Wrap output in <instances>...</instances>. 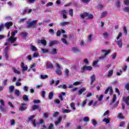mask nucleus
<instances>
[{
	"instance_id": "45",
	"label": "nucleus",
	"mask_w": 129,
	"mask_h": 129,
	"mask_svg": "<svg viewBox=\"0 0 129 129\" xmlns=\"http://www.w3.org/2000/svg\"><path fill=\"white\" fill-rule=\"evenodd\" d=\"M18 33V30H15L14 32H12L11 33V37H15L16 36V34Z\"/></svg>"
},
{
	"instance_id": "48",
	"label": "nucleus",
	"mask_w": 129,
	"mask_h": 129,
	"mask_svg": "<svg viewBox=\"0 0 129 129\" xmlns=\"http://www.w3.org/2000/svg\"><path fill=\"white\" fill-rule=\"evenodd\" d=\"M61 34H62V31H61V30H58L56 33L57 37H60V36H61Z\"/></svg>"
},
{
	"instance_id": "6",
	"label": "nucleus",
	"mask_w": 129,
	"mask_h": 129,
	"mask_svg": "<svg viewBox=\"0 0 129 129\" xmlns=\"http://www.w3.org/2000/svg\"><path fill=\"white\" fill-rule=\"evenodd\" d=\"M90 80L91 82L90 83V84L91 85V88H94V86H95V84H92L93 83V82H94L95 81V80H96V78L95 77V75L93 74V75H92L90 77Z\"/></svg>"
},
{
	"instance_id": "18",
	"label": "nucleus",
	"mask_w": 129,
	"mask_h": 129,
	"mask_svg": "<svg viewBox=\"0 0 129 129\" xmlns=\"http://www.w3.org/2000/svg\"><path fill=\"white\" fill-rule=\"evenodd\" d=\"M69 22L68 21H63L59 23V25L61 26L62 27H64V26H66L69 24Z\"/></svg>"
},
{
	"instance_id": "4",
	"label": "nucleus",
	"mask_w": 129,
	"mask_h": 129,
	"mask_svg": "<svg viewBox=\"0 0 129 129\" xmlns=\"http://www.w3.org/2000/svg\"><path fill=\"white\" fill-rule=\"evenodd\" d=\"M0 110L1 111H2L3 112H6L7 110H6V106H5V101H4V100L2 99L0 100Z\"/></svg>"
},
{
	"instance_id": "46",
	"label": "nucleus",
	"mask_w": 129,
	"mask_h": 129,
	"mask_svg": "<svg viewBox=\"0 0 129 129\" xmlns=\"http://www.w3.org/2000/svg\"><path fill=\"white\" fill-rule=\"evenodd\" d=\"M48 129H55V127H54V124L51 123L48 126Z\"/></svg>"
},
{
	"instance_id": "61",
	"label": "nucleus",
	"mask_w": 129,
	"mask_h": 129,
	"mask_svg": "<svg viewBox=\"0 0 129 129\" xmlns=\"http://www.w3.org/2000/svg\"><path fill=\"white\" fill-rule=\"evenodd\" d=\"M59 114V112H55L53 114L52 116L53 117H57V115Z\"/></svg>"
},
{
	"instance_id": "63",
	"label": "nucleus",
	"mask_w": 129,
	"mask_h": 129,
	"mask_svg": "<svg viewBox=\"0 0 129 129\" xmlns=\"http://www.w3.org/2000/svg\"><path fill=\"white\" fill-rule=\"evenodd\" d=\"M51 6H53V3L49 2L46 4V7H51Z\"/></svg>"
},
{
	"instance_id": "37",
	"label": "nucleus",
	"mask_w": 129,
	"mask_h": 129,
	"mask_svg": "<svg viewBox=\"0 0 129 129\" xmlns=\"http://www.w3.org/2000/svg\"><path fill=\"white\" fill-rule=\"evenodd\" d=\"M115 5L117 8H119L120 7V1L119 0L117 1Z\"/></svg>"
},
{
	"instance_id": "62",
	"label": "nucleus",
	"mask_w": 129,
	"mask_h": 129,
	"mask_svg": "<svg viewBox=\"0 0 129 129\" xmlns=\"http://www.w3.org/2000/svg\"><path fill=\"white\" fill-rule=\"evenodd\" d=\"M104 95H101L100 96V97L98 98L99 101H101L102 100V99L103 98Z\"/></svg>"
},
{
	"instance_id": "39",
	"label": "nucleus",
	"mask_w": 129,
	"mask_h": 129,
	"mask_svg": "<svg viewBox=\"0 0 129 129\" xmlns=\"http://www.w3.org/2000/svg\"><path fill=\"white\" fill-rule=\"evenodd\" d=\"M103 121H104L106 123H109V122H110L109 119L106 118H104Z\"/></svg>"
},
{
	"instance_id": "51",
	"label": "nucleus",
	"mask_w": 129,
	"mask_h": 129,
	"mask_svg": "<svg viewBox=\"0 0 129 129\" xmlns=\"http://www.w3.org/2000/svg\"><path fill=\"white\" fill-rule=\"evenodd\" d=\"M123 3L125 6L129 5V0H123Z\"/></svg>"
},
{
	"instance_id": "12",
	"label": "nucleus",
	"mask_w": 129,
	"mask_h": 129,
	"mask_svg": "<svg viewBox=\"0 0 129 129\" xmlns=\"http://www.w3.org/2000/svg\"><path fill=\"white\" fill-rule=\"evenodd\" d=\"M123 101L125 102V103L127 105V106H129V96L127 97H123Z\"/></svg>"
},
{
	"instance_id": "34",
	"label": "nucleus",
	"mask_w": 129,
	"mask_h": 129,
	"mask_svg": "<svg viewBox=\"0 0 129 129\" xmlns=\"http://www.w3.org/2000/svg\"><path fill=\"white\" fill-rule=\"evenodd\" d=\"M42 54H46V53H48L49 52V50L47 49L42 48L41 49Z\"/></svg>"
},
{
	"instance_id": "29",
	"label": "nucleus",
	"mask_w": 129,
	"mask_h": 129,
	"mask_svg": "<svg viewBox=\"0 0 129 129\" xmlns=\"http://www.w3.org/2000/svg\"><path fill=\"white\" fill-rule=\"evenodd\" d=\"M106 15H107V12L106 11L103 12L101 15V19H103V18H104Z\"/></svg>"
},
{
	"instance_id": "5",
	"label": "nucleus",
	"mask_w": 129,
	"mask_h": 129,
	"mask_svg": "<svg viewBox=\"0 0 129 129\" xmlns=\"http://www.w3.org/2000/svg\"><path fill=\"white\" fill-rule=\"evenodd\" d=\"M91 70H92V67L84 66L81 69V73H83L85 71H91Z\"/></svg>"
},
{
	"instance_id": "24",
	"label": "nucleus",
	"mask_w": 129,
	"mask_h": 129,
	"mask_svg": "<svg viewBox=\"0 0 129 129\" xmlns=\"http://www.w3.org/2000/svg\"><path fill=\"white\" fill-rule=\"evenodd\" d=\"M112 74H113V70H111L109 71L107 76L108 77H111L112 76Z\"/></svg>"
},
{
	"instance_id": "47",
	"label": "nucleus",
	"mask_w": 129,
	"mask_h": 129,
	"mask_svg": "<svg viewBox=\"0 0 129 129\" xmlns=\"http://www.w3.org/2000/svg\"><path fill=\"white\" fill-rule=\"evenodd\" d=\"M54 102L55 104H59L60 101V100L56 99L54 100Z\"/></svg>"
},
{
	"instance_id": "32",
	"label": "nucleus",
	"mask_w": 129,
	"mask_h": 129,
	"mask_svg": "<svg viewBox=\"0 0 129 129\" xmlns=\"http://www.w3.org/2000/svg\"><path fill=\"white\" fill-rule=\"evenodd\" d=\"M71 107L73 109V110H75V109H76L75 108V103L74 102H72L71 103Z\"/></svg>"
},
{
	"instance_id": "30",
	"label": "nucleus",
	"mask_w": 129,
	"mask_h": 129,
	"mask_svg": "<svg viewBox=\"0 0 129 129\" xmlns=\"http://www.w3.org/2000/svg\"><path fill=\"white\" fill-rule=\"evenodd\" d=\"M61 41L64 45H68V42H67V40L65 38H61Z\"/></svg>"
},
{
	"instance_id": "53",
	"label": "nucleus",
	"mask_w": 129,
	"mask_h": 129,
	"mask_svg": "<svg viewBox=\"0 0 129 129\" xmlns=\"http://www.w3.org/2000/svg\"><path fill=\"white\" fill-rule=\"evenodd\" d=\"M9 89L11 92H14V89H15V87L14 86H11L10 87Z\"/></svg>"
},
{
	"instance_id": "19",
	"label": "nucleus",
	"mask_w": 129,
	"mask_h": 129,
	"mask_svg": "<svg viewBox=\"0 0 129 129\" xmlns=\"http://www.w3.org/2000/svg\"><path fill=\"white\" fill-rule=\"evenodd\" d=\"M53 96H54V93L53 92H50L48 94V99H53Z\"/></svg>"
},
{
	"instance_id": "50",
	"label": "nucleus",
	"mask_w": 129,
	"mask_h": 129,
	"mask_svg": "<svg viewBox=\"0 0 129 129\" xmlns=\"http://www.w3.org/2000/svg\"><path fill=\"white\" fill-rule=\"evenodd\" d=\"M41 96L43 98H45V97H46V92L45 91H42Z\"/></svg>"
},
{
	"instance_id": "21",
	"label": "nucleus",
	"mask_w": 129,
	"mask_h": 129,
	"mask_svg": "<svg viewBox=\"0 0 129 129\" xmlns=\"http://www.w3.org/2000/svg\"><path fill=\"white\" fill-rule=\"evenodd\" d=\"M72 50L74 53H78V52H80V49H78L77 47H73Z\"/></svg>"
},
{
	"instance_id": "7",
	"label": "nucleus",
	"mask_w": 129,
	"mask_h": 129,
	"mask_svg": "<svg viewBox=\"0 0 129 129\" xmlns=\"http://www.w3.org/2000/svg\"><path fill=\"white\" fill-rule=\"evenodd\" d=\"M27 109V104L26 103H22L19 107V110L21 111H24V110H26Z\"/></svg>"
},
{
	"instance_id": "49",
	"label": "nucleus",
	"mask_w": 129,
	"mask_h": 129,
	"mask_svg": "<svg viewBox=\"0 0 129 129\" xmlns=\"http://www.w3.org/2000/svg\"><path fill=\"white\" fill-rule=\"evenodd\" d=\"M115 100H116V95L114 94L113 96V99H112V103L115 102Z\"/></svg>"
},
{
	"instance_id": "22",
	"label": "nucleus",
	"mask_w": 129,
	"mask_h": 129,
	"mask_svg": "<svg viewBox=\"0 0 129 129\" xmlns=\"http://www.w3.org/2000/svg\"><path fill=\"white\" fill-rule=\"evenodd\" d=\"M13 71L15 73V74H18V75H20V74H21V72L15 68L13 69Z\"/></svg>"
},
{
	"instance_id": "28",
	"label": "nucleus",
	"mask_w": 129,
	"mask_h": 129,
	"mask_svg": "<svg viewBox=\"0 0 129 129\" xmlns=\"http://www.w3.org/2000/svg\"><path fill=\"white\" fill-rule=\"evenodd\" d=\"M69 112H71V110L68 109H62L63 113H69Z\"/></svg>"
},
{
	"instance_id": "10",
	"label": "nucleus",
	"mask_w": 129,
	"mask_h": 129,
	"mask_svg": "<svg viewBox=\"0 0 129 129\" xmlns=\"http://www.w3.org/2000/svg\"><path fill=\"white\" fill-rule=\"evenodd\" d=\"M17 37H10L8 39V42H10L12 44L15 43L17 41Z\"/></svg>"
},
{
	"instance_id": "38",
	"label": "nucleus",
	"mask_w": 129,
	"mask_h": 129,
	"mask_svg": "<svg viewBox=\"0 0 129 129\" xmlns=\"http://www.w3.org/2000/svg\"><path fill=\"white\" fill-rule=\"evenodd\" d=\"M23 100H25V101H28L29 100V98L28 97V95H24L23 97Z\"/></svg>"
},
{
	"instance_id": "20",
	"label": "nucleus",
	"mask_w": 129,
	"mask_h": 129,
	"mask_svg": "<svg viewBox=\"0 0 129 129\" xmlns=\"http://www.w3.org/2000/svg\"><path fill=\"white\" fill-rule=\"evenodd\" d=\"M61 120H62V118H61V117H58L57 119V121L55 122V125H58V124L60 123Z\"/></svg>"
},
{
	"instance_id": "59",
	"label": "nucleus",
	"mask_w": 129,
	"mask_h": 129,
	"mask_svg": "<svg viewBox=\"0 0 129 129\" xmlns=\"http://www.w3.org/2000/svg\"><path fill=\"white\" fill-rule=\"evenodd\" d=\"M79 84H81V82H76L73 83V85L75 86L79 85Z\"/></svg>"
},
{
	"instance_id": "55",
	"label": "nucleus",
	"mask_w": 129,
	"mask_h": 129,
	"mask_svg": "<svg viewBox=\"0 0 129 129\" xmlns=\"http://www.w3.org/2000/svg\"><path fill=\"white\" fill-rule=\"evenodd\" d=\"M33 102L35 104L41 103V100H34Z\"/></svg>"
},
{
	"instance_id": "42",
	"label": "nucleus",
	"mask_w": 129,
	"mask_h": 129,
	"mask_svg": "<svg viewBox=\"0 0 129 129\" xmlns=\"http://www.w3.org/2000/svg\"><path fill=\"white\" fill-rule=\"evenodd\" d=\"M69 14L71 17H73V9H70L69 11Z\"/></svg>"
},
{
	"instance_id": "2",
	"label": "nucleus",
	"mask_w": 129,
	"mask_h": 129,
	"mask_svg": "<svg viewBox=\"0 0 129 129\" xmlns=\"http://www.w3.org/2000/svg\"><path fill=\"white\" fill-rule=\"evenodd\" d=\"M86 17H87V19L88 20H91L93 18H94V16H93V15L91 14H89L87 12H84V13L81 15V18L82 19H84V18H86Z\"/></svg>"
},
{
	"instance_id": "9",
	"label": "nucleus",
	"mask_w": 129,
	"mask_h": 129,
	"mask_svg": "<svg viewBox=\"0 0 129 129\" xmlns=\"http://www.w3.org/2000/svg\"><path fill=\"white\" fill-rule=\"evenodd\" d=\"M37 44H42L44 46L47 45V41L45 39L38 40L37 41Z\"/></svg>"
},
{
	"instance_id": "25",
	"label": "nucleus",
	"mask_w": 129,
	"mask_h": 129,
	"mask_svg": "<svg viewBox=\"0 0 129 129\" xmlns=\"http://www.w3.org/2000/svg\"><path fill=\"white\" fill-rule=\"evenodd\" d=\"M32 109L33 110H35V109H38L40 111V110H41V108H39V106L37 105H34L32 106Z\"/></svg>"
},
{
	"instance_id": "3",
	"label": "nucleus",
	"mask_w": 129,
	"mask_h": 129,
	"mask_svg": "<svg viewBox=\"0 0 129 129\" xmlns=\"http://www.w3.org/2000/svg\"><path fill=\"white\" fill-rule=\"evenodd\" d=\"M101 52L102 53H104V55L100 56L99 59V60H104L105 58H106V56L108 55V54L110 53V49H109L108 50H106L105 49H102L101 50Z\"/></svg>"
},
{
	"instance_id": "14",
	"label": "nucleus",
	"mask_w": 129,
	"mask_h": 129,
	"mask_svg": "<svg viewBox=\"0 0 129 129\" xmlns=\"http://www.w3.org/2000/svg\"><path fill=\"white\" fill-rule=\"evenodd\" d=\"M84 91H86V88H81V89L79 90L78 95H81V94H82L83 93V92H84Z\"/></svg>"
},
{
	"instance_id": "23",
	"label": "nucleus",
	"mask_w": 129,
	"mask_h": 129,
	"mask_svg": "<svg viewBox=\"0 0 129 129\" xmlns=\"http://www.w3.org/2000/svg\"><path fill=\"white\" fill-rule=\"evenodd\" d=\"M40 79H47L48 78V75H40Z\"/></svg>"
},
{
	"instance_id": "33",
	"label": "nucleus",
	"mask_w": 129,
	"mask_h": 129,
	"mask_svg": "<svg viewBox=\"0 0 129 129\" xmlns=\"http://www.w3.org/2000/svg\"><path fill=\"white\" fill-rule=\"evenodd\" d=\"M55 72L56 73V74H57V75H62V72L60 70H59V69H57L56 71H55Z\"/></svg>"
},
{
	"instance_id": "44",
	"label": "nucleus",
	"mask_w": 129,
	"mask_h": 129,
	"mask_svg": "<svg viewBox=\"0 0 129 129\" xmlns=\"http://www.w3.org/2000/svg\"><path fill=\"white\" fill-rule=\"evenodd\" d=\"M92 40V35H90L88 37V42H89V43H90V42H91Z\"/></svg>"
},
{
	"instance_id": "58",
	"label": "nucleus",
	"mask_w": 129,
	"mask_h": 129,
	"mask_svg": "<svg viewBox=\"0 0 129 129\" xmlns=\"http://www.w3.org/2000/svg\"><path fill=\"white\" fill-rule=\"evenodd\" d=\"M43 116H44V118H48V117L49 116L48 113H44Z\"/></svg>"
},
{
	"instance_id": "35",
	"label": "nucleus",
	"mask_w": 129,
	"mask_h": 129,
	"mask_svg": "<svg viewBox=\"0 0 129 129\" xmlns=\"http://www.w3.org/2000/svg\"><path fill=\"white\" fill-rule=\"evenodd\" d=\"M64 75H65V76H67V77H68V76H69V70H68V69H66V70L64 71Z\"/></svg>"
},
{
	"instance_id": "56",
	"label": "nucleus",
	"mask_w": 129,
	"mask_h": 129,
	"mask_svg": "<svg viewBox=\"0 0 129 129\" xmlns=\"http://www.w3.org/2000/svg\"><path fill=\"white\" fill-rule=\"evenodd\" d=\"M87 101V99H86L85 100L83 101V103L82 104V106L84 107L85 105H86V102Z\"/></svg>"
},
{
	"instance_id": "57",
	"label": "nucleus",
	"mask_w": 129,
	"mask_h": 129,
	"mask_svg": "<svg viewBox=\"0 0 129 129\" xmlns=\"http://www.w3.org/2000/svg\"><path fill=\"white\" fill-rule=\"evenodd\" d=\"M125 89L129 91V83H127L125 86Z\"/></svg>"
},
{
	"instance_id": "31",
	"label": "nucleus",
	"mask_w": 129,
	"mask_h": 129,
	"mask_svg": "<svg viewBox=\"0 0 129 129\" xmlns=\"http://www.w3.org/2000/svg\"><path fill=\"white\" fill-rule=\"evenodd\" d=\"M83 120L85 122H88V121H89V118L87 116H85L83 118Z\"/></svg>"
},
{
	"instance_id": "1",
	"label": "nucleus",
	"mask_w": 129,
	"mask_h": 129,
	"mask_svg": "<svg viewBox=\"0 0 129 129\" xmlns=\"http://www.w3.org/2000/svg\"><path fill=\"white\" fill-rule=\"evenodd\" d=\"M30 121L33 124L34 127H37V125L39 124V122L35 119V115L29 116L28 117L26 122H30Z\"/></svg>"
},
{
	"instance_id": "52",
	"label": "nucleus",
	"mask_w": 129,
	"mask_h": 129,
	"mask_svg": "<svg viewBox=\"0 0 129 129\" xmlns=\"http://www.w3.org/2000/svg\"><path fill=\"white\" fill-rule=\"evenodd\" d=\"M110 89V87H108L106 90L105 91V92H104L105 94H107Z\"/></svg>"
},
{
	"instance_id": "27",
	"label": "nucleus",
	"mask_w": 129,
	"mask_h": 129,
	"mask_svg": "<svg viewBox=\"0 0 129 129\" xmlns=\"http://www.w3.org/2000/svg\"><path fill=\"white\" fill-rule=\"evenodd\" d=\"M28 34L27 32H22L20 33V36L21 37H27L28 36Z\"/></svg>"
},
{
	"instance_id": "60",
	"label": "nucleus",
	"mask_w": 129,
	"mask_h": 129,
	"mask_svg": "<svg viewBox=\"0 0 129 129\" xmlns=\"http://www.w3.org/2000/svg\"><path fill=\"white\" fill-rule=\"evenodd\" d=\"M121 36H122V33H121V32H120L117 37H116V40H119V38H120Z\"/></svg>"
},
{
	"instance_id": "43",
	"label": "nucleus",
	"mask_w": 129,
	"mask_h": 129,
	"mask_svg": "<svg viewBox=\"0 0 129 129\" xmlns=\"http://www.w3.org/2000/svg\"><path fill=\"white\" fill-rule=\"evenodd\" d=\"M109 93L110 95H112L113 94V90L112 89V87L110 86V90H109Z\"/></svg>"
},
{
	"instance_id": "16",
	"label": "nucleus",
	"mask_w": 129,
	"mask_h": 129,
	"mask_svg": "<svg viewBox=\"0 0 129 129\" xmlns=\"http://www.w3.org/2000/svg\"><path fill=\"white\" fill-rule=\"evenodd\" d=\"M117 45H118L119 48H122V40L120 39L117 41Z\"/></svg>"
},
{
	"instance_id": "8",
	"label": "nucleus",
	"mask_w": 129,
	"mask_h": 129,
	"mask_svg": "<svg viewBox=\"0 0 129 129\" xmlns=\"http://www.w3.org/2000/svg\"><path fill=\"white\" fill-rule=\"evenodd\" d=\"M27 24H28L27 27L31 28V27H33V26H34V25H36V24H37V22L36 20H34L30 22H27Z\"/></svg>"
},
{
	"instance_id": "54",
	"label": "nucleus",
	"mask_w": 129,
	"mask_h": 129,
	"mask_svg": "<svg viewBox=\"0 0 129 129\" xmlns=\"http://www.w3.org/2000/svg\"><path fill=\"white\" fill-rule=\"evenodd\" d=\"M98 62H99L98 60L94 61L93 62V66H96L97 65V64L98 63Z\"/></svg>"
},
{
	"instance_id": "13",
	"label": "nucleus",
	"mask_w": 129,
	"mask_h": 129,
	"mask_svg": "<svg viewBox=\"0 0 129 129\" xmlns=\"http://www.w3.org/2000/svg\"><path fill=\"white\" fill-rule=\"evenodd\" d=\"M46 67H47V68H50L51 69H53V68H54V66L53 65V63L51 62H47Z\"/></svg>"
},
{
	"instance_id": "40",
	"label": "nucleus",
	"mask_w": 129,
	"mask_h": 129,
	"mask_svg": "<svg viewBox=\"0 0 129 129\" xmlns=\"http://www.w3.org/2000/svg\"><path fill=\"white\" fill-rule=\"evenodd\" d=\"M123 11L125 12V13H129V7H125L123 9Z\"/></svg>"
},
{
	"instance_id": "11",
	"label": "nucleus",
	"mask_w": 129,
	"mask_h": 129,
	"mask_svg": "<svg viewBox=\"0 0 129 129\" xmlns=\"http://www.w3.org/2000/svg\"><path fill=\"white\" fill-rule=\"evenodd\" d=\"M8 50H9V47H6L5 49V56L6 60H9V54H8Z\"/></svg>"
},
{
	"instance_id": "64",
	"label": "nucleus",
	"mask_w": 129,
	"mask_h": 129,
	"mask_svg": "<svg viewBox=\"0 0 129 129\" xmlns=\"http://www.w3.org/2000/svg\"><path fill=\"white\" fill-rule=\"evenodd\" d=\"M108 113H109V110H107V111H106L104 113L103 116H105L107 115V114H108Z\"/></svg>"
},
{
	"instance_id": "41",
	"label": "nucleus",
	"mask_w": 129,
	"mask_h": 129,
	"mask_svg": "<svg viewBox=\"0 0 129 129\" xmlns=\"http://www.w3.org/2000/svg\"><path fill=\"white\" fill-rule=\"evenodd\" d=\"M51 54H52V55H55V54H57V49L56 48H53Z\"/></svg>"
},
{
	"instance_id": "36",
	"label": "nucleus",
	"mask_w": 129,
	"mask_h": 129,
	"mask_svg": "<svg viewBox=\"0 0 129 129\" xmlns=\"http://www.w3.org/2000/svg\"><path fill=\"white\" fill-rule=\"evenodd\" d=\"M91 122L94 126H96V124H97V121L95 120L94 119H92L91 120Z\"/></svg>"
},
{
	"instance_id": "15",
	"label": "nucleus",
	"mask_w": 129,
	"mask_h": 129,
	"mask_svg": "<svg viewBox=\"0 0 129 129\" xmlns=\"http://www.w3.org/2000/svg\"><path fill=\"white\" fill-rule=\"evenodd\" d=\"M13 26V23L12 22H7L5 23V26L7 29H10V27H12Z\"/></svg>"
},
{
	"instance_id": "17",
	"label": "nucleus",
	"mask_w": 129,
	"mask_h": 129,
	"mask_svg": "<svg viewBox=\"0 0 129 129\" xmlns=\"http://www.w3.org/2000/svg\"><path fill=\"white\" fill-rule=\"evenodd\" d=\"M55 44H56V45L57 44H59V41L57 40L51 41L49 42V46H53V45H55Z\"/></svg>"
},
{
	"instance_id": "26",
	"label": "nucleus",
	"mask_w": 129,
	"mask_h": 129,
	"mask_svg": "<svg viewBox=\"0 0 129 129\" xmlns=\"http://www.w3.org/2000/svg\"><path fill=\"white\" fill-rule=\"evenodd\" d=\"M30 49H31V50H32V51H33V52H36V51H37V47H36L34 45H31Z\"/></svg>"
}]
</instances>
